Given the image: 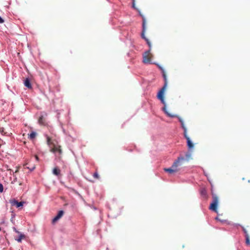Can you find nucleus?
I'll return each instance as SVG.
<instances>
[{
    "label": "nucleus",
    "instance_id": "obj_1",
    "mask_svg": "<svg viewBox=\"0 0 250 250\" xmlns=\"http://www.w3.org/2000/svg\"><path fill=\"white\" fill-rule=\"evenodd\" d=\"M167 87L163 86V87L159 91L157 95V98L160 100L161 102L164 104L163 110L165 113L168 117L174 118L173 115L169 113L167 109V104L164 98V92Z\"/></svg>",
    "mask_w": 250,
    "mask_h": 250
},
{
    "label": "nucleus",
    "instance_id": "obj_2",
    "mask_svg": "<svg viewBox=\"0 0 250 250\" xmlns=\"http://www.w3.org/2000/svg\"><path fill=\"white\" fill-rule=\"evenodd\" d=\"M213 202L210 204L209 209L217 213V206L218 204V197L214 193H212Z\"/></svg>",
    "mask_w": 250,
    "mask_h": 250
},
{
    "label": "nucleus",
    "instance_id": "obj_3",
    "mask_svg": "<svg viewBox=\"0 0 250 250\" xmlns=\"http://www.w3.org/2000/svg\"><path fill=\"white\" fill-rule=\"evenodd\" d=\"M185 159L184 157L180 156L174 162L172 165V167L177 169V171L180 170V167L183 165Z\"/></svg>",
    "mask_w": 250,
    "mask_h": 250
},
{
    "label": "nucleus",
    "instance_id": "obj_4",
    "mask_svg": "<svg viewBox=\"0 0 250 250\" xmlns=\"http://www.w3.org/2000/svg\"><path fill=\"white\" fill-rule=\"evenodd\" d=\"M172 115L173 116H174V117H177V119H178V121L181 123V127L183 128V129L184 130V136H186V135L187 134V128L185 125L184 120L181 117H180L179 116H178L176 114H172Z\"/></svg>",
    "mask_w": 250,
    "mask_h": 250
},
{
    "label": "nucleus",
    "instance_id": "obj_5",
    "mask_svg": "<svg viewBox=\"0 0 250 250\" xmlns=\"http://www.w3.org/2000/svg\"><path fill=\"white\" fill-rule=\"evenodd\" d=\"M9 203L12 206H16L17 208L22 207L24 203V202L22 201L19 202L15 199L10 200Z\"/></svg>",
    "mask_w": 250,
    "mask_h": 250
},
{
    "label": "nucleus",
    "instance_id": "obj_6",
    "mask_svg": "<svg viewBox=\"0 0 250 250\" xmlns=\"http://www.w3.org/2000/svg\"><path fill=\"white\" fill-rule=\"evenodd\" d=\"M150 53V50H148L145 52V53L143 55V62L145 63H150V60L148 58V56Z\"/></svg>",
    "mask_w": 250,
    "mask_h": 250
},
{
    "label": "nucleus",
    "instance_id": "obj_7",
    "mask_svg": "<svg viewBox=\"0 0 250 250\" xmlns=\"http://www.w3.org/2000/svg\"><path fill=\"white\" fill-rule=\"evenodd\" d=\"M184 137L187 140V144L188 148L189 149L193 148L194 145L193 144L192 141L190 140V138L188 136V134L186 135V136H184Z\"/></svg>",
    "mask_w": 250,
    "mask_h": 250
},
{
    "label": "nucleus",
    "instance_id": "obj_8",
    "mask_svg": "<svg viewBox=\"0 0 250 250\" xmlns=\"http://www.w3.org/2000/svg\"><path fill=\"white\" fill-rule=\"evenodd\" d=\"M146 30V24H145V21L142 23V31L141 33V37L144 39L145 41L148 39L145 36V32Z\"/></svg>",
    "mask_w": 250,
    "mask_h": 250
},
{
    "label": "nucleus",
    "instance_id": "obj_9",
    "mask_svg": "<svg viewBox=\"0 0 250 250\" xmlns=\"http://www.w3.org/2000/svg\"><path fill=\"white\" fill-rule=\"evenodd\" d=\"M63 213L64 212L63 210H60L58 213V214L53 219V223H54L57 220H58L62 216Z\"/></svg>",
    "mask_w": 250,
    "mask_h": 250
},
{
    "label": "nucleus",
    "instance_id": "obj_10",
    "mask_svg": "<svg viewBox=\"0 0 250 250\" xmlns=\"http://www.w3.org/2000/svg\"><path fill=\"white\" fill-rule=\"evenodd\" d=\"M24 84L25 86L28 88H32V85L30 82V80L28 78H26L24 81Z\"/></svg>",
    "mask_w": 250,
    "mask_h": 250
},
{
    "label": "nucleus",
    "instance_id": "obj_11",
    "mask_svg": "<svg viewBox=\"0 0 250 250\" xmlns=\"http://www.w3.org/2000/svg\"><path fill=\"white\" fill-rule=\"evenodd\" d=\"M162 73L163 77L164 80V84L163 86L167 87V85L168 82H167V75L166 74V71L164 72H163Z\"/></svg>",
    "mask_w": 250,
    "mask_h": 250
},
{
    "label": "nucleus",
    "instance_id": "obj_12",
    "mask_svg": "<svg viewBox=\"0 0 250 250\" xmlns=\"http://www.w3.org/2000/svg\"><path fill=\"white\" fill-rule=\"evenodd\" d=\"M164 170L169 173L177 172V169L172 167H171L164 168Z\"/></svg>",
    "mask_w": 250,
    "mask_h": 250
},
{
    "label": "nucleus",
    "instance_id": "obj_13",
    "mask_svg": "<svg viewBox=\"0 0 250 250\" xmlns=\"http://www.w3.org/2000/svg\"><path fill=\"white\" fill-rule=\"evenodd\" d=\"M191 155L192 154L191 151H188V152H187L185 154V158H184L185 161L187 160V161H188L190 159H191Z\"/></svg>",
    "mask_w": 250,
    "mask_h": 250
},
{
    "label": "nucleus",
    "instance_id": "obj_14",
    "mask_svg": "<svg viewBox=\"0 0 250 250\" xmlns=\"http://www.w3.org/2000/svg\"><path fill=\"white\" fill-rule=\"evenodd\" d=\"M36 135L37 133L35 131H32L28 134V138L30 140H32L35 138Z\"/></svg>",
    "mask_w": 250,
    "mask_h": 250
},
{
    "label": "nucleus",
    "instance_id": "obj_15",
    "mask_svg": "<svg viewBox=\"0 0 250 250\" xmlns=\"http://www.w3.org/2000/svg\"><path fill=\"white\" fill-rule=\"evenodd\" d=\"M137 12H138V14L139 15L142 17V20H143V22L142 23H144V21H145V24H146V19L145 18V17L144 16V15H143L140 11V10L139 9H137Z\"/></svg>",
    "mask_w": 250,
    "mask_h": 250
},
{
    "label": "nucleus",
    "instance_id": "obj_16",
    "mask_svg": "<svg viewBox=\"0 0 250 250\" xmlns=\"http://www.w3.org/2000/svg\"><path fill=\"white\" fill-rule=\"evenodd\" d=\"M201 195L205 198H207V191L205 188H202L200 191Z\"/></svg>",
    "mask_w": 250,
    "mask_h": 250
},
{
    "label": "nucleus",
    "instance_id": "obj_17",
    "mask_svg": "<svg viewBox=\"0 0 250 250\" xmlns=\"http://www.w3.org/2000/svg\"><path fill=\"white\" fill-rule=\"evenodd\" d=\"M53 173L56 176H58L60 174V170L58 169L57 167H55L53 169Z\"/></svg>",
    "mask_w": 250,
    "mask_h": 250
},
{
    "label": "nucleus",
    "instance_id": "obj_18",
    "mask_svg": "<svg viewBox=\"0 0 250 250\" xmlns=\"http://www.w3.org/2000/svg\"><path fill=\"white\" fill-rule=\"evenodd\" d=\"M15 216H16L15 213H14L13 211H12L11 218L10 219V221L14 225L15 224V220H14Z\"/></svg>",
    "mask_w": 250,
    "mask_h": 250
},
{
    "label": "nucleus",
    "instance_id": "obj_19",
    "mask_svg": "<svg viewBox=\"0 0 250 250\" xmlns=\"http://www.w3.org/2000/svg\"><path fill=\"white\" fill-rule=\"evenodd\" d=\"M246 238V243L247 245H250V239L249 236H245Z\"/></svg>",
    "mask_w": 250,
    "mask_h": 250
},
{
    "label": "nucleus",
    "instance_id": "obj_20",
    "mask_svg": "<svg viewBox=\"0 0 250 250\" xmlns=\"http://www.w3.org/2000/svg\"><path fill=\"white\" fill-rule=\"evenodd\" d=\"M158 67V68L161 70L162 72H164L165 71V69L161 66L160 65L159 63H155Z\"/></svg>",
    "mask_w": 250,
    "mask_h": 250
},
{
    "label": "nucleus",
    "instance_id": "obj_21",
    "mask_svg": "<svg viewBox=\"0 0 250 250\" xmlns=\"http://www.w3.org/2000/svg\"><path fill=\"white\" fill-rule=\"evenodd\" d=\"M242 227V230L245 234V236H249L248 233V231L247 230H246V229L243 227V226H241Z\"/></svg>",
    "mask_w": 250,
    "mask_h": 250
},
{
    "label": "nucleus",
    "instance_id": "obj_22",
    "mask_svg": "<svg viewBox=\"0 0 250 250\" xmlns=\"http://www.w3.org/2000/svg\"><path fill=\"white\" fill-rule=\"evenodd\" d=\"M24 237V235L23 234H21L19 236V237L16 239V240L18 242H21V239Z\"/></svg>",
    "mask_w": 250,
    "mask_h": 250
},
{
    "label": "nucleus",
    "instance_id": "obj_23",
    "mask_svg": "<svg viewBox=\"0 0 250 250\" xmlns=\"http://www.w3.org/2000/svg\"><path fill=\"white\" fill-rule=\"evenodd\" d=\"M146 42L147 44L149 46V48L148 50H150V51L151 49V42L149 41V40L148 39L146 40Z\"/></svg>",
    "mask_w": 250,
    "mask_h": 250
},
{
    "label": "nucleus",
    "instance_id": "obj_24",
    "mask_svg": "<svg viewBox=\"0 0 250 250\" xmlns=\"http://www.w3.org/2000/svg\"><path fill=\"white\" fill-rule=\"evenodd\" d=\"M132 7L133 8L135 9L136 10H137V9H139L137 7L135 6V0H132Z\"/></svg>",
    "mask_w": 250,
    "mask_h": 250
},
{
    "label": "nucleus",
    "instance_id": "obj_25",
    "mask_svg": "<svg viewBox=\"0 0 250 250\" xmlns=\"http://www.w3.org/2000/svg\"><path fill=\"white\" fill-rule=\"evenodd\" d=\"M45 137H46V141H47V144L48 145H50V137L47 136V135H45Z\"/></svg>",
    "mask_w": 250,
    "mask_h": 250
},
{
    "label": "nucleus",
    "instance_id": "obj_26",
    "mask_svg": "<svg viewBox=\"0 0 250 250\" xmlns=\"http://www.w3.org/2000/svg\"><path fill=\"white\" fill-rule=\"evenodd\" d=\"M215 220H217V221H219L222 223H225V222H227V221L226 220H221V219L219 218V217L218 216L216 217L215 218Z\"/></svg>",
    "mask_w": 250,
    "mask_h": 250
},
{
    "label": "nucleus",
    "instance_id": "obj_27",
    "mask_svg": "<svg viewBox=\"0 0 250 250\" xmlns=\"http://www.w3.org/2000/svg\"><path fill=\"white\" fill-rule=\"evenodd\" d=\"M3 191V186L2 184L0 183V192H2Z\"/></svg>",
    "mask_w": 250,
    "mask_h": 250
},
{
    "label": "nucleus",
    "instance_id": "obj_28",
    "mask_svg": "<svg viewBox=\"0 0 250 250\" xmlns=\"http://www.w3.org/2000/svg\"><path fill=\"white\" fill-rule=\"evenodd\" d=\"M93 177L94 178H99V174L97 172H95L93 174Z\"/></svg>",
    "mask_w": 250,
    "mask_h": 250
},
{
    "label": "nucleus",
    "instance_id": "obj_29",
    "mask_svg": "<svg viewBox=\"0 0 250 250\" xmlns=\"http://www.w3.org/2000/svg\"><path fill=\"white\" fill-rule=\"evenodd\" d=\"M4 22L3 19L0 16V23H2Z\"/></svg>",
    "mask_w": 250,
    "mask_h": 250
},
{
    "label": "nucleus",
    "instance_id": "obj_30",
    "mask_svg": "<svg viewBox=\"0 0 250 250\" xmlns=\"http://www.w3.org/2000/svg\"><path fill=\"white\" fill-rule=\"evenodd\" d=\"M13 229L14 231H15L16 232H18V231L16 229L15 227H13Z\"/></svg>",
    "mask_w": 250,
    "mask_h": 250
},
{
    "label": "nucleus",
    "instance_id": "obj_31",
    "mask_svg": "<svg viewBox=\"0 0 250 250\" xmlns=\"http://www.w3.org/2000/svg\"><path fill=\"white\" fill-rule=\"evenodd\" d=\"M35 158H36V160H37V161H38V160H39V158H38V157L37 156H35Z\"/></svg>",
    "mask_w": 250,
    "mask_h": 250
},
{
    "label": "nucleus",
    "instance_id": "obj_32",
    "mask_svg": "<svg viewBox=\"0 0 250 250\" xmlns=\"http://www.w3.org/2000/svg\"><path fill=\"white\" fill-rule=\"evenodd\" d=\"M57 150V149H52V151H53V152H55V151Z\"/></svg>",
    "mask_w": 250,
    "mask_h": 250
},
{
    "label": "nucleus",
    "instance_id": "obj_33",
    "mask_svg": "<svg viewBox=\"0 0 250 250\" xmlns=\"http://www.w3.org/2000/svg\"><path fill=\"white\" fill-rule=\"evenodd\" d=\"M59 153H61V150L59 149Z\"/></svg>",
    "mask_w": 250,
    "mask_h": 250
},
{
    "label": "nucleus",
    "instance_id": "obj_34",
    "mask_svg": "<svg viewBox=\"0 0 250 250\" xmlns=\"http://www.w3.org/2000/svg\"><path fill=\"white\" fill-rule=\"evenodd\" d=\"M34 168H35V167H33L31 169V170H33Z\"/></svg>",
    "mask_w": 250,
    "mask_h": 250
},
{
    "label": "nucleus",
    "instance_id": "obj_35",
    "mask_svg": "<svg viewBox=\"0 0 250 250\" xmlns=\"http://www.w3.org/2000/svg\"><path fill=\"white\" fill-rule=\"evenodd\" d=\"M1 223H4V220H3V221L1 222Z\"/></svg>",
    "mask_w": 250,
    "mask_h": 250
},
{
    "label": "nucleus",
    "instance_id": "obj_36",
    "mask_svg": "<svg viewBox=\"0 0 250 250\" xmlns=\"http://www.w3.org/2000/svg\"><path fill=\"white\" fill-rule=\"evenodd\" d=\"M208 181H209V183H210V184H211V185L212 186V184H211V182H210L209 180H208Z\"/></svg>",
    "mask_w": 250,
    "mask_h": 250
},
{
    "label": "nucleus",
    "instance_id": "obj_37",
    "mask_svg": "<svg viewBox=\"0 0 250 250\" xmlns=\"http://www.w3.org/2000/svg\"><path fill=\"white\" fill-rule=\"evenodd\" d=\"M235 226H240V224H235Z\"/></svg>",
    "mask_w": 250,
    "mask_h": 250
},
{
    "label": "nucleus",
    "instance_id": "obj_38",
    "mask_svg": "<svg viewBox=\"0 0 250 250\" xmlns=\"http://www.w3.org/2000/svg\"><path fill=\"white\" fill-rule=\"evenodd\" d=\"M41 119H42V118H40V119H39V122H41Z\"/></svg>",
    "mask_w": 250,
    "mask_h": 250
}]
</instances>
